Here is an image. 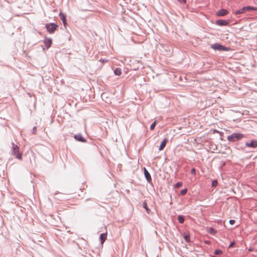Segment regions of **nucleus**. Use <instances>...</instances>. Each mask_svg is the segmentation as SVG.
I'll list each match as a JSON object with an SVG mask.
<instances>
[{
  "instance_id": "1",
  "label": "nucleus",
  "mask_w": 257,
  "mask_h": 257,
  "mask_svg": "<svg viewBox=\"0 0 257 257\" xmlns=\"http://www.w3.org/2000/svg\"><path fill=\"white\" fill-rule=\"evenodd\" d=\"M244 135L240 133H234L227 137V139L229 142H235L242 139Z\"/></svg>"
},
{
  "instance_id": "2",
  "label": "nucleus",
  "mask_w": 257,
  "mask_h": 257,
  "mask_svg": "<svg viewBox=\"0 0 257 257\" xmlns=\"http://www.w3.org/2000/svg\"><path fill=\"white\" fill-rule=\"evenodd\" d=\"M210 48L214 50H217L218 51H229L230 50V48L226 47L218 43L211 44Z\"/></svg>"
},
{
  "instance_id": "3",
  "label": "nucleus",
  "mask_w": 257,
  "mask_h": 257,
  "mask_svg": "<svg viewBox=\"0 0 257 257\" xmlns=\"http://www.w3.org/2000/svg\"><path fill=\"white\" fill-rule=\"evenodd\" d=\"M12 154L15 156L17 159L19 160L22 159V154L20 152L19 148L18 146L15 144L14 143L12 144Z\"/></svg>"
},
{
  "instance_id": "4",
  "label": "nucleus",
  "mask_w": 257,
  "mask_h": 257,
  "mask_svg": "<svg viewBox=\"0 0 257 257\" xmlns=\"http://www.w3.org/2000/svg\"><path fill=\"white\" fill-rule=\"evenodd\" d=\"M45 27L49 33L53 34L57 30L58 25L54 23H50L45 24Z\"/></svg>"
},
{
  "instance_id": "5",
  "label": "nucleus",
  "mask_w": 257,
  "mask_h": 257,
  "mask_svg": "<svg viewBox=\"0 0 257 257\" xmlns=\"http://www.w3.org/2000/svg\"><path fill=\"white\" fill-rule=\"evenodd\" d=\"M230 23V20L219 19L216 21L215 24L220 26H224L228 25Z\"/></svg>"
},
{
  "instance_id": "6",
  "label": "nucleus",
  "mask_w": 257,
  "mask_h": 257,
  "mask_svg": "<svg viewBox=\"0 0 257 257\" xmlns=\"http://www.w3.org/2000/svg\"><path fill=\"white\" fill-rule=\"evenodd\" d=\"M245 145L246 147L249 148H255L257 147V141L255 140H252L250 141L249 142H246L245 143Z\"/></svg>"
},
{
  "instance_id": "7",
  "label": "nucleus",
  "mask_w": 257,
  "mask_h": 257,
  "mask_svg": "<svg viewBox=\"0 0 257 257\" xmlns=\"http://www.w3.org/2000/svg\"><path fill=\"white\" fill-rule=\"evenodd\" d=\"M74 138L78 142L82 143L86 142V140L82 136L81 134L75 135Z\"/></svg>"
},
{
  "instance_id": "8",
  "label": "nucleus",
  "mask_w": 257,
  "mask_h": 257,
  "mask_svg": "<svg viewBox=\"0 0 257 257\" xmlns=\"http://www.w3.org/2000/svg\"><path fill=\"white\" fill-rule=\"evenodd\" d=\"M44 43L46 47L48 49L51 46L52 44V40L51 38L46 37L44 40Z\"/></svg>"
},
{
  "instance_id": "9",
  "label": "nucleus",
  "mask_w": 257,
  "mask_h": 257,
  "mask_svg": "<svg viewBox=\"0 0 257 257\" xmlns=\"http://www.w3.org/2000/svg\"><path fill=\"white\" fill-rule=\"evenodd\" d=\"M144 172L145 177L146 180H147V181L149 183H151L152 181V177H151V176L150 173L148 171V170L145 168H144Z\"/></svg>"
},
{
  "instance_id": "10",
  "label": "nucleus",
  "mask_w": 257,
  "mask_h": 257,
  "mask_svg": "<svg viewBox=\"0 0 257 257\" xmlns=\"http://www.w3.org/2000/svg\"><path fill=\"white\" fill-rule=\"evenodd\" d=\"M107 233H101L99 236V240L101 244H103L106 239Z\"/></svg>"
},
{
  "instance_id": "11",
  "label": "nucleus",
  "mask_w": 257,
  "mask_h": 257,
  "mask_svg": "<svg viewBox=\"0 0 257 257\" xmlns=\"http://www.w3.org/2000/svg\"><path fill=\"white\" fill-rule=\"evenodd\" d=\"M168 142V140L167 139H164L162 142H161L159 150L160 151H161L164 149V148L166 147L167 143Z\"/></svg>"
},
{
  "instance_id": "12",
  "label": "nucleus",
  "mask_w": 257,
  "mask_h": 257,
  "mask_svg": "<svg viewBox=\"0 0 257 257\" xmlns=\"http://www.w3.org/2000/svg\"><path fill=\"white\" fill-rule=\"evenodd\" d=\"M244 13L246 11H255L257 10V8L252 6H245L242 8Z\"/></svg>"
},
{
  "instance_id": "13",
  "label": "nucleus",
  "mask_w": 257,
  "mask_h": 257,
  "mask_svg": "<svg viewBox=\"0 0 257 257\" xmlns=\"http://www.w3.org/2000/svg\"><path fill=\"white\" fill-rule=\"evenodd\" d=\"M59 16L60 17L61 20H62L64 26H65L67 24L66 15L64 13H62V12H60Z\"/></svg>"
},
{
  "instance_id": "14",
  "label": "nucleus",
  "mask_w": 257,
  "mask_h": 257,
  "mask_svg": "<svg viewBox=\"0 0 257 257\" xmlns=\"http://www.w3.org/2000/svg\"><path fill=\"white\" fill-rule=\"evenodd\" d=\"M228 13V11L225 9H221L217 13V15L218 16H224Z\"/></svg>"
},
{
  "instance_id": "15",
  "label": "nucleus",
  "mask_w": 257,
  "mask_h": 257,
  "mask_svg": "<svg viewBox=\"0 0 257 257\" xmlns=\"http://www.w3.org/2000/svg\"><path fill=\"white\" fill-rule=\"evenodd\" d=\"M114 74L116 76H120L121 74V69L120 68H116L114 70Z\"/></svg>"
},
{
  "instance_id": "16",
  "label": "nucleus",
  "mask_w": 257,
  "mask_h": 257,
  "mask_svg": "<svg viewBox=\"0 0 257 257\" xmlns=\"http://www.w3.org/2000/svg\"><path fill=\"white\" fill-rule=\"evenodd\" d=\"M178 221L180 223H183L185 221V216L182 215H179L177 217Z\"/></svg>"
},
{
  "instance_id": "17",
  "label": "nucleus",
  "mask_w": 257,
  "mask_h": 257,
  "mask_svg": "<svg viewBox=\"0 0 257 257\" xmlns=\"http://www.w3.org/2000/svg\"><path fill=\"white\" fill-rule=\"evenodd\" d=\"M208 232L211 235H215L217 231L215 229H214L213 227H210L209 228Z\"/></svg>"
},
{
  "instance_id": "18",
  "label": "nucleus",
  "mask_w": 257,
  "mask_h": 257,
  "mask_svg": "<svg viewBox=\"0 0 257 257\" xmlns=\"http://www.w3.org/2000/svg\"><path fill=\"white\" fill-rule=\"evenodd\" d=\"M190 235L188 233H186V234H185L184 235V239L185 240V241L187 242H190Z\"/></svg>"
},
{
  "instance_id": "19",
  "label": "nucleus",
  "mask_w": 257,
  "mask_h": 257,
  "mask_svg": "<svg viewBox=\"0 0 257 257\" xmlns=\"http://www.w3.org/2000/svg\"><path fill=\"white\" fill-rule=\"evenodd\" d=\"M143 207L146 209V211L149 213L150 210L149 209L147 203L146 201H144L143 203Z\"/></svg>"
},
{
  "instance_id": "20",
  "label": "nucleus",
  "mask_w": 257,
  "mask_h": 257,
  "mask_svg": "<svg viewBox=\"0 0 257 257\" xmlns=\"http://www.w3.org/2000/svg\"><path fill=\"white\" fill-rule=\"evenodd\" d=\"M222 251L221 249H217L214 251V254L216 255H220L222 254Z\"/></svg>"
},
{
  "instance_id": "21",
  "label": "nucleus",
  "mask_w": 257,
  "mask_h": 257,
  "mask_svg": "<svg viewBox=\"0 0 257 257\" xmlns=\"http://www.w3.org/2000/svg\"><path fill=\"white\" fill-rule=\"evenodd\" d=\"M187 189L185 188L180 191V194L181 195L184 196L187 193Z\"/></svg>"
},
{
  "instance_id": "22",
  "label": "nucleus",
  "mask_w": 257,
  "mask_h": 257,
  "mask_svg": "<svg viewBox=\"0 0 257 257\" xmlns=\"http://www.w3.org/2000/svg\"><path fill=\"white\" fill-rule=\"evenodd\" d=\"M217 183H218V182L216 180H213L212 182V183H211L212 187H216L217 185Z\"/></svg>"
},
{
  "instance_id": "23",
  "label": "nucleus",
  "mask_w": 257,
  "mask_h": 257,
  "mask_svg": "<svg viewBox=\"0 0 257 257\" xmlns=\"http://www.w3.org/2000/svg\"><path fill=\"white\" fill-rule=\"evenodd\" d=\"M244 13V12L242 10V9H239L238 10L236 11L235 12V14L236 15H239V14H243Z\"/></svg>"
},
{
  "instance_id": "24",
  "label": "nucleus",
  "mask_w": 257,
  "mask_h": 257,
  "mask_svg": "<svg viewBox=\"0 0 257 257\" xmlns=\"http://www.w3.org/2000/svg\"><path fill=\"white\" fill-rule=\"evenodd\" d=\"M156 125V121H155L151 124V125L150 126V130H153L155 128Z\"/></svg>"
},
{
  "instance_id": "25",
  "label": "nucleus",
  "mask_w": 257,
  "mask_h": 257,
  "mask_svg": "<svg viewBox=\"0 0 257 257\" xmlns=\"http://www.w3.org/2000/svg\"><path fill=\"white\" fill-rule=\"evenodd\" d=\"M182 182H178L176 185H175V188H180V187H181L182 186Z\"/></svg>"
},
{
  "instance_id": "26",
  "label": "nucleus",
  "mask_w": 257,
  "mask_h": 257,
  "mask_svg": "<svg viewBox=\"0 0 257 257\" xmlns=\"http://www.w3.org/2000/svg\"><path fill=\"white\" fill-rule=\"evenodd\" d=\"M191 174H192L193 175H195L196 174V170L195 168H192L191 170Z\"/></svg>"
},
{
  "instance_id": "27",
  "label": "nucleus",
  "mask_w": 257,
  "mask_h": 257,
  "mask_svg": "<svg viewBox=\"0 0 257 257\" xmlns=\"http://www.w3.org/2000/svg\"><path fill=\"white\" fill-rule=\"evenodd\" d=\"M235 241H232L230 242L228 247L229 248H231V247H233L234 246V245H235Z\"/></svg>"
},
{
  "instance_id": "28",
  "label": "nucleus",
  "mask_w": 257,
  "mask_h": 257,
  "mask_svg": "<svg viewBox=\"0 0 257 257\" xmlns=\"http://www.w3.org/2000/svg\"><path fill=\"white\" fill-rule=\"evenodd\" d=\"M235 221L234 219H230L229 221V224L231 225L234 224L235 223Z\"/></svg>"
},
{
  "instance_id": "29",
  "label": "nucleus",
  "mask_w": 257,
  "mask_h": 257,
  "mask_svg": "<svg viewBox=\"0 0 257 257\" xmlns=\"http://www.w3.org/2000/svg\"><path fill=\"white\" fill-rule=\"evenodd\" d=\"M36 126H34V127L33 128L32 134L34 135V134H36Z\"/></svg>"
},
{
  "instance_id": "30",
  "label": "nucleus",
  "mask_w": 257,
  "mask_h": 257,
  "mask_svg": "<svg viewBox=\"0 0 257 257\" xmlns=\"http://www.w3.org/2000/svg\"><path fill=\"white\" fill-rule=\"evenodd\" d=\"M178 2H179L181 4H185L186 2V0H178Z\"/></svg>"
},
{
  "instance_id": "31",
  "label": "nucleus",
  "mask_w": 257,
  "mask_h": 257,
  "mask_svg": "<svg viewBox=\"0 0 257 257\" xmlns=\"http://www.w3.org/2000/svg\"><path fill=\"white\" fill-rule=\"evenodd\" d=\"M101 62H102L103 63H105V62H107L108 61V60H106V59H101Z\"/></svg>"
},
{
  "instance_id": "32",
  "label": "nucleus",
  "mask_w": 257,
  "mask_h": 257,
  "mask_svg": "<svg viewBox=\"0 0 257 257\" xmlns=\"http://www.w3.org/2000/svg\"><path fill=\"white\" fill-rule=\"evenodd\" d=\"M205 243H207V244H208V243H210V241H206Z\"/></svg>"
},
{
  "instance_id": "33",
  "label": "nucleus",
  "mask_w": 257,
  "mask_h": 257,
  "mask_svg": "<svg viewBox=\"0 0 257 257\" xmlns=\"http://www.w3.org/2000/svg\"><path fill=\"white\" fill-rule=\"evenodd\" d=\"M225 165V162H224L222 165H223V166H224Z\"/></svg>"
}]
</instances>
